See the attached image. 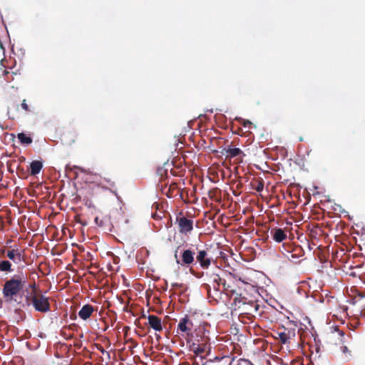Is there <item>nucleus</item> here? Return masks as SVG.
Returning a JSON list of instances; mask_svg holds the SVG:
<instances>
[{
  "mask_svg": "<svg viewBox=\"0 0 365 365\" xmlns=\"http://www.w3.org/2000/svg\"><path fill=\"white\" fill-rule=\"evenodd\" d=\"M364 283H365V281H364Z\"/></svg>",
  "mask_w": 365,
  "mask_h": 365,
  "instance_id": "obj_40",
  "label": "nucleus"
},
{
  "mask_svg": "<svg viewBox=\"0 0 365 365\" xmlns=\"http://www.w3.org/2000/svg\"><path fill=\"white\" fill-rule=\"evenodd\" d=\"M206 276L207 277L208 283L203 284L202 287L207 290L208 296L211 297V285L216 293L219 292L222 278H221L219 273L215 272H206Z\"/></svg>",
  "mask_w": 365,
  "mask_h": 365,
  "instance_id": "obj_3",
  "label": "nucleus"
},
{
  "mask_svg": "<svg viewBox=\"0 0 365 365\" xmlns=\"http://www.w3.org/2000/svg\"><path fill=\"white\" fill-rule=\"evenodd\" d=\"M190 350L196 355H200L205 352L209 354L210 351V345H200L199 344H192Z\"/></svg>",
  "mask_w": 365,
  "mask_h": 365,
  "instance_id": "obj_16",
  "label": "nucleus"
},
{
  "mask_svg": "<svg viewBox=\"0 0 365 365\" xmlns=\"http://www.w3.org/2000/svg\"><path fill=\"white\" fill-rule=\"evenodd\" d=\"M192 365H199L198 362H197L196 361H195L193 363H192Z\"/></svg>",
  "mask_w": 365,
  "mask_h": 365,
  "instance_id": "obj_37",
  "label": "nucleus"
},
{
  "mask_svg": "<svg viewBox=\"0 0 365 365\" xmlns=\"http://www.w3.org/2000/svg\"><path fill=\"white\" fill-rule=\"evenodd\" d=\"M172 163H169L168 161H167L163 164V166L158 168L157 174L160 177L161 184H163V182H165V180L168 178V170H172Z\"/></svg>",
  "mask_w": 365,
  "mask_h": 365,
  "instance_id": "obj_13",
  "label": "nucleus"
},
{
  "mask_svg": "<svg viewBox=\"0 0 365 365\" xmlns=\"http://www.w3.org/2000/svg\"><path fill=\"white\" fill-rule=\"evenodd\" d=\"M236 120H237L245 128H250L252 125V122L249 120H245L242 118H236Z\"/></svg>",
  "mask_w": 365,
  "mask_h": 365,
  "instance_id": "obj_22",
  "label": "nucleus"
},
{
  "mask_svg": "<svg viewBox=\"0 0 365 365\" xmlns=\"http://www.w3.org/2000/svg\"><path fill=\"white\" fill-rule=\"evenodd\" d=\"M252 307H253V309H254V312H255V313H257V311H258V309H259V304H253L252 305Z\"/></svg>",
  "mask_w": 365,
  "mask_h": 365,
  "instance_id": "obj_30",
  "label": "nucleus"
},
{
  "mask_svg": "<svg viewBox=\"0 0 365 365\" xmlns=\"http://www.w3.org/2000/svg\"><path fill=\"white\" fill-rule=\"evenodd\" d=\"M26 304L27 306L33 305L35 310L45 313L50 310L48 298L39 293L30 292L26 296Z\"/></svg>",
  "mask_w": 365,
  "mask_h": 365,
  "instance_id": "obj_2",
  "label": "nucleus"
},
{
  "mask_svg": "<svg viewBox=\"0 0 365 365\" xmlns=\"http://www.w3.org/2000/svg\"><path fill=\"white\" fill-rule=\"evenodd\" d=\"M297 250H299L300 252H302L300 248H297V249L294 250V251H297Z\"/></svg>",
  "mask_w": 365,
  "mask_h": 365,
  "instance_id": "obj_38",
  "label": "nucleus"
},
{
  "mask_svg": "<svg viewBox=\"0 0 365 365\" xmlns=\"http://www.w3.org/2000/svg\"><path fill=\"white\" fill-rule=\"evenodd\" d=\"M270 235L272 238L276 242H282L287 239V232L282 228L273 227L270 230Z\"/></svg>",
  "mask_w": 365,
  "mask_h": 365,
  "instance_id": "obj_11",
  "label": "nucleus"
},
{
  "mask_svg": "<svg viewBox=\"0 0 365 365\" xmlns=\"http://www.w3.org/2000/svg\"><path fill=\"white\" fill-rule=\"evenodd\" d=\"M21 108L26 110V111H30L29 108V106L28 104L26 103V100H24L21 104Z\"/></svg>",
  "mask_w": 365,
  "mask_h": 365,
  "instance_id": "obj_27",
  "label": "nucleus"
},
{
  "mask_svg": "<svg viewBox=\"0 0 365 365\" xmlns=\"http://www.w3.org/2000/svg\"><path fill=\"white\" fill-rule=\"evenodd\" d=\"M94 310V307L92 305L89 304H85L78 312V316L83 320H86L91 317Z\"/></svg>",
  "mask_w": 365,
  "mask_h": 365,
  "instance_id": "obj_15",
  "label": "nucleus"
},
{
  "mask_svg": "<svg viewBox=\"0 0 365 365\" xmlns=\"http://www.w3.org/2000/svg\"><path fill=\"white\" fill-rule=\"evenodd\" d=\"M179 248L180 247H178L174 252V257L175 259L176 263L182 267H187L193 264L195 262V251L191 250L190 249L185 250L182 252L180 259H179L178 255V251Z\"/></svg>",
  "mask_w": 365,
  "mask_h": 365,
  "instance_id": "obj_4",
  "label": "nucleus"
},
{
  "mask_svg": "<svg viewBox=\"0 0 365 365\" xmlns=\"http://www.w3.org/2000/svg\"><path fill=\"white\" fill-rule=\"evenodd\" d=\"M203 273H200L198 275H197V277H201L203 276Z\"/></svg>",
  "mask_w": 365,
  "mask_h": 365,
  "instance_id": "obj_36",
  "label": "nucleus"
},
{
  "mask_svg": "<svg viewBox=\"0 0 365 365\" xmlns=\"http://www.w3.org/2000/svg\"><path fill=\"white\" fill-rule=\"evenodd\" d=\"M148 324L155 331H161L163 330V324L160 318L155 315L150 314L148 316Z\"/></svg>",
  "mask_w": 365,
  "mask_h": 365,
  "instance_id": "obj_12",
  "label": "nucleus"
},
{
  "mask_svg": "<svg viewBox=\"0 0 365 365\" xmlns=\"http://www.w3.org/2000/svg\"><path fill=\"white\" fill-rule=\"evenodd\" d=\"M209 341V337L207 336H205V333H203V335L200 336L197 334L192 344H199L200 345H210Z\"/></svg>",
  "mask_w": 365,
  "mask_h": 365,
  "instance_id": "obj_18",
  "label": "nucleus"
},
{
  "mask_svg": "<svg viewBox=\"0 0 365 365\" xmlns=\"http://www.w3.org/2000/svg\"><path fill=\"white\" fill-rule=\"evenodd\" d=\"M176 223L178 225L179 232L182 235H187L193 230V220L185 216H178Z\"/></svg>",
  "mask_w": 365,
  "mask_h": 365,
  "instance_id": "obj_5",
  "label": "nucleus"
},
{
  "mask_svg": "<svg viewBox=\"0 0 365 365\" xmlns=\"http://www.w3.org/2000/svg\"><path fill=\"white\" fill-rule=\"evenodd\" d=\"M18 172L20 173V175H21L23 178L26 177V173L23 168H18Z\"/></svg>",
  "mask_w": 365,
  "mask_h": 365,
  "instance_id": "obj_29",
  "label": "nucleus"
},
{
  "mask_svg": "<svg viewBox=\"0 0 365 365\" xmlns=\"http://www.w3.org/2000/svg\"><path fill=\"white\" fill-rule=\"evenodd\" d=\"M13 271L12 264L9 260L0 261V272H11Z\"/></svg>",
  "mask_w": 365,
  "mask_h": 365,
  "instance_id": "obj_19",
  "label": "nucleus"
},
{
  "mask_svg": "<svg viewBox=\"0 0 365 365\" xmlns=\"http://www.w3.org/2000/svg\"><path fill=\"white\" fill-rule=\"evenodd\" d=\"M43 168L42 162L39 160H34L30 163V175H38Z\"/></svg>",
  "mask_w": 365,
  "mask_h": 365,
  "instance_id": "obj_17",
  "label": "nucleus"
},
{
  "mask_svg": "<svg viewBox=\"0 0 365 365\" xmlns=\"http://www.w3.org/2000/svg\"><path fill=\"white\" fill-rule=\"evenodd\" d=\"M277 334L281 343L285 344L289 343L291 339L295 337L296 329L294 327L289 328L282 327L281 329H278Z\"/></svg>",
  "mask_w": 365,
  "mask_h": 365,
  "instance_id": "obj_6",
  "label": "nucleus"
},
{
  "mask_svg": "<svg viewBox=\"0 0 365 365\" xmlns=\"http://www.w3.org/2000/svg\"><path fill=\"white\" fill-rule=\"evenodd\" d=\"M29 287L31 289V292H34V293H36V282H33V283H31L29 284Z\"/></svg>",
  "mask_w": 365,
  "mask_h": 365,
  "instance_id": "obj_28",
  "label": "nucleus"
},
{
  "mask_svg": "<svg viewBox=\"0 0 365 365\" xmlns=\"http://www.w3.org/2000/svg\"><path fill=\"white\" fill-rule=\"evenodd\" d=\"M257 192H262L264 189V182L262 180H257V185L254 187Z\"/></svg>",
  "mask_w": 365,
  "mask_h": 365,
  "instance_id": "obj_24",
  "label": "nucleus"
},
{
  "mask_svg": "<svg viewBox=\"0 0 365 365\" xmlns=\"http://www.w3.org/2000/svg\"><path fill=\"white\" fill-rule=\"evenodd\" d=\"M360 314H361V317H365V307L361 310Z\"/></svg>",
  "mask_w": 365,
  "mask_h": 365,
  "instance_id": "obj_35",
  "label": "nucleus"
},
{
  "mask_svg": "<svg viewBox=\"0 0 365 365\" xmlns=\"http://www.w3.org/2000/svg\"><path fill=\"white\" fill-rule=\"evenodd\" d=\"M95 222L97 225L100 226V227H103L104 226V220H103V217H100V216H96L95 217Z\"/></svg>",
  "mask_w": 365,
  "mask_h": 365,
  "instance_id": "obj_25",
  "label": "nucleus"
},
{
  "mask_svg": "<svg viewBox=\"0 0 365 365\" xmlns=\"http://www.w3.org/2000/svg\"><path fill=\"white\" fill-rule=\"evenodd\" d=\"M193 327L192 322L190 319L187 315H185L184 317L180 319V322L178 325L177 333L180 334L185 333L187 336H190L191 335L192 328Z\"/></svg>",
  "mask_w": 365,
  "mask_h": 365,
  "instance_id": "obj_9",
  "label": "nucleus"
},
{
  "mask_svg": "<svg viewBox=\"0 0 365 365\" xmlns=\"http://www.w3.org/2000/svg\"><path fill=\"white\" fill-rule=\"evenodd\" d=\"M6 251H7V250H6V249H4V248H1V249L0 250V255H4V254L6 255Z\"/></svg>",
  "mask_w": 365,
  "mask_h": 365,
  "instance_id": "obj_32",
  "label": "nucleus"
},
{
  "mask_svg": "<svg viewBox=\"0 0 365 365\" xmlns=\"http://www.w3.org/2000/svg\"><path fill=\"white\" fill-rule=\"evenodd\" d=\"M178 185L175 182L171 183L168 187V182H165L164 184H161V190L163 192H165L168 197H171L173 195H176L178 192Z\"/></svg>",
  "mask_w": 365,
  "mask_h": 365,
  "instance_id": "obj_14",
  "label": "nucleus"
},
{
  "mask_svg": "<svg viewBox=\"0 0 365 365\" xmlns=\"http://www.w3.org/2000/svg\"><path fill=\"white\" fill-rule=\"evenodd\" d=\"M357 295H358L359 297H360V298H364V297H365V291H364V292H359V291H358V292H357Z\"/></svg>",
  "mask_w": 365,
  "mask_h": 365,
  "instance_id": "obj_31",
  "label": "nucleus"
},
{
  "mask_svg": "<svg viewBox=\"0 0 365 365\" xmlns=\"http://www.w3.org/2000/svg\"><path fill=\"white\" fill-rule=\"evenodd\" d=\"M0 71L4 74V75H6L8 73H9V71H7L6 69L4 68H0Z\"/></svg>",
  "mask_w": 365,
  "mask_h": 365,
  "instance_id": "obj_33",
  "label": "nucleus"
},
{
  "mask_svg": "<svg viewBox=\"0 0 365 365\" xmlns=\"http://www.w3.org/2000/svg\"><path fill=\"white\" fill-rule=\"evenodd\" d=\"M27 283V277L24 273L15 274L5 281L2 288V295L7 303L16 302L21 304V292Z\"/></svg>",
  "mask_w": 365,
  "mask_h": 365,
  "instance_id": "obj_1",
  "label": "nucleus"
},
{
  "mask_svg": "<svg viewBox=\"0 0 365 365\" xmlns=\"http://www.w3.org/2000/svg\"><path fill=\"white\" fill-rule=\"evenodd\" d=\"M221 284L223 286L225 291L230 292L232 293L235 292V290L232 289V286L230 284H227L225 279H222Z\"/></svg>",
  "mask_w": 365,
  "mask_h": 365,
  "instance_id": "obj_23",
  "label": "nucleus"
},
{
  "mask_svg": "<svg viewBox=\"0 0 365 365\" xmlns=\"http://www.w3.org/2000/svg\"><path fill=\"white\" fill-rule=\"evenodd\" d=\"M222 153L225 155L226 158H235V160L237 164L242 163L243 157L245 155L241 149L231 147L225 148Z\"/></svg>",
  "mask_w": 365,
  "mask_h": 365,
  "instance_id": "obj_7",
  "label": "nucleus"
},
{
  "mask_svg": "<svg viewBox=\"0 0 365 365\" xmlns=\"http://www.w3.org/2000/svg\"><path fill=\"white\" fill-rule=\"evenodd\" d=\"M98 349L101 353H103H103H105V352H106V351H105V349H103V347L102 346H101V345H99V346L98 347Z\"/></svg>",
  "mask_w": 365,
  "mask_h": 365,
  "instance_id": "obj_34",
  "label": "nucleus"
},
{
  "mask_svg": "<svg viewBox=\"0 0 365 365\" xmlns=\"http://www.w3.org/2000/svg\"><path fill=\"white\" fill-rule=\"evenodd\" d=\"M212 259L209 255L207 250H199L196 255V262L200 264V266L202 269H208L211 264Z\"/></svg>",
  "mask_w": 365,
  "mask_h": 365,
  "instance_id": "obj_10",
  "label": "nucleus"
},
{
  "mask_svg": "<svg viewBox=\"0 0 365 365\" xmlns=\"http://www.w3.org/2000/svg\"><path fill=\"white\" fill-rule=\"evenodd\" d=\"M142 317H145V314H143L142 315Z\"/></svg>",
  "mask_w": 365,
  "mask_h": 365,
  "instance_id": "obj_39",
  "label": "nucleus"
},
{
  "mask_svg": "<svg viewBox=\"0 0 365 365\" xmlns=\"http://www.w3.org/2000/svg\"><path fill=\"white\" fill-rule=\"evenodd\" d=\"M6 257L13 261L15 264L25 262L24 250L18 247L7 250Z\"/></svg>",
  "mask_w": 365,
  "mask_h": 365,
  "instance_id": "obj_8",
  "label": "nucleus"
},
{
  "mask_svg": "<svg viewBox=\"0 0 365 365\" xmlns=\"http://www.w3.org/2000/svg\"><path fill=\"white\" fill-rule=\"evenodd\" d=\"M289 254H290V255H287V257L292 262H294V259H297L298 257L296 254H293L292 253L291 251H288Z\"/></svg>",
  "mask_w": 365,
  "mask_h": 365,
  "instance_id": "obj_26",
  "label": "nucleus"
},
{
  "mask_svg": "<svg viewBox=\"0 0 365 365\" xmlns=\"http://www.w3.org/2000/svg\"><path fill=\"white\" fill-rule=\"evenodd\" d=\"M340 349L343 354L344 355V358L346 360H349L351 357V351L349 349V346L346 345H342L340 347Z\"/></svg>",
  "mask_w": 365,
  "mask_h": 365,
  "instance_id": "obj_21",
  "label": "nucleus"
},
{
  "mask_svg": "<svg viewBox=\"0 0 365 365\" xmlns=\"http://www.w3.org/2000/svg\"><path fill=\"white\" fill-rule=\"evenodd\" d=\"M17 138L21 143L24 145H30L33 141L30 136L26 135L24 133H19Z\"/></svg>",
  "mask_w": 365,
  "mask_h": 365,
  "instance_id": "obj_20",
  "label": "nucleus"
}]
</instances>
